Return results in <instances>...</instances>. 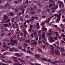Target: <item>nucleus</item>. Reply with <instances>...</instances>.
I'll use <instances>...</instances> for the list:
<instances>
[{
	"label": "nucleus",
	"instance_id": "4d7b16f0",
	"mask_svg": "<svg viewBox=\"0 0 65 65\" xmlns=\"http://www.w3.org/2000/svg\"><path fill=\"white\" fill-rule=\"evenodd\" d=\"M61 31L63 32H65V31H64V28H62Z\"/></svg>",
	"mask_w": 65,
	"mask_h": 65
},
{
	"label": "nucleus",
	"instance_id": "e2e57ef3",
	"mask_svg": "<svg viewBox=\"0 0 65 65\" xmlns=\"http://www.w3.org/2000/svg\"><path fill=\"white\" fill-rule=\"evenodd\" d=\"M38 5L39 6H41V4L40 3H38Z\"/></svg>",
	"mask_w": 65,
	"mask_h": 65
},
{
	"label": "nucleus",
	"instance_id": "49530a36",
	"mask_svg": "<svg viewBox=\"0 0 65 65\" xmlns=\"http://www.w3.org/2000/svg\"><path fill=\"white\" fill-rule=\"evenodd\" d=\"M14 19V18H12V20H11V22L12 23H13L14 22V20H13Z\"/></svg>",
	"mask_w": 65,
	"mask_h": 65
},
{
	"label": "nucleus",
	"instance_id": "473e14b6",
	"mask_svg": "<svg viewBox=\"0 0 65 65\" xmlns=\"http://www.w3.org/2000/svg\"><path fill=\"white\" fill-rule=\"evenodd\" d=\"M20 20L21 21H23V18L22 17H20Z\"/></svg>",
	"mask_w": 65,
	"mask_h": 65
},
{
	"label": "nucleus",
	"instance_id": "ea45409f",
	"mask_svg": "<svg viewBox=\"0 0 65 65\" xmlns=\"http://www.w3.org/2000/svg\"><path fill=\"white\" fill-rule=\"evenodd\" d=\"M26 1L27 4H28V3H31V2H30V1H29L28 2V0H26Z\"/></svg>",
	"mask_w": 65,
	"mask_h": 65
},
{
	"label": "nucleus",
	"instance_id": "f3484780",
	"mask_svg": "<svg viewBox=\"0 0 65 65\" xmlns=\"http://www.w3.org/2000/svg\"><path fill=\"white\" fill-rule=\"evenodd\" d=\"M49 2L50 3H53L54 2V1L53 0H50Z\"/></svg>",
	"mask_w": 65,
	"mask_h": 65
},
{
	"label": "nucleus",
	"instance_id": "72a5a7b5",
	"mask_svg": "<svg viewBox=\"0 0 65 65\" xmlns=\"http://www.w3.org/2000/svg\"><path fill=\"white\" fill-rule=\"evenodd\" d=\"M54 17V15H53L51 17L49 18H48V21H50V19H51V18H53V17Z\"/></svg>",
	"mask_w": 65,
	"mask_h": 65
},
{
	"label": "nucleus",
	"instance_id": "2eb2a0df",
	"mask_svg": "<svg viewBox=\"0 0 65 65\" xmlns=\"http://www.w3.org/2000/svg\"><path fill=\"white\" fill-rule=\"evenodd\" d=\"M55 48V47L53 46L52 47L50 48L52 51H55V50H54V48Z\"/></svg>",
	"mask_w": 65,
	"mask_h": 65
},
{
	"label": "nucleus",
	"instance_id": "f03ea898",
	"mask_svg": "<svg viewBox=\"0 0 65 65\" xmlns=\"http://www.w3.org/2000/svg\"><path fill=\"white\" fill-rule=\"evenodd\" d=\"M57 48H58L59 50H60V51L62 52V55L63 54L65 56V54L63 53L64 52H65V49L63 48H60L59 46H57Z\"/></svg>",
	"mask_w": 65,
	"mask_h": 65
},
{
	"label": "nucleus",
	"instance_id": "39448f33",
	"mask_svg": "<svg viewBox=\"0 0 65 65\" xmlns=\"http://www.w3.org/2000/svg\"><path fill=\"white\" fill-rule=\"evenodd\" d=\"M55 54H57L58 55H60V51H59L58 48L55 50Z\"/></svg>",
	"mask_w": 65,
	"mask_h": 65
},
{
	"label": "nucleus",
	"instance_id": "423d86ee",
	"mask_svg": "<svg viewBox=\"0 0 65 65\" xmlns=\"http://www.w3.org/2000/svg\"><path fill=\"white\" fill-rule=\"evenodd\" d=\"M8 19V17L7 15H5L4 16L3 18L4 21H5Z\"/></svg>",
	"mask_w": 65,
	"mask_h": 65
},
{
	"label": "nucleus",
	"instance_id": "a878e982",
	"mask_svg": "<svg viewBox=\"0 0 65 65\" xmlns=\"http://www.w3.org/2000/svg\"><path fill=\"white\" fill-rule=\"evenodd\" d=\"M38 51L39 52H42V50H41V49H40L39 48H38Z\"/></svg>",
	"mask_w": 65,
	"mask_h": 65
},
{
	"label": "nucleus",
	"instance_id": "c03bdc74",
	"mask_svg": "<svg viewBox=\"0 0 65 65\" xmlns=\"http://www.w3.org/2000/svg\"><path fill=\"white\" fill-rule=\"evenodd\" d=\"M31 36L32 38H34V36L33 35V34L32 33L31 34Z\"/></svg>",
	"mask_w": 65,
	"mask_h": 65
},
{
	"label": "nucleus",
	"instance_id": "09e8293b",
	"mask_svg": "<svg viewBox=\"0 0 65 65\" xmlns=\"http://www.w3.org/2000/svg\"><path fill=\"white\" fill-rule=\"evenodd\" d=\"M22 13L23 14H24V12H25V9H23V10H22Z\"/></svg>",
	"mask_w": 65,
	"mask_h": 65
},
{
	"label": "nucleus",
	"instance_id": "7c9ffc66",
	"mask_svg": "<svg viewBox=\"0 0 65 65\" xmlns=\"http://www.w3.org/2000/svg\"><path fill=\"white\" fill-rule=\"evenodd\" d=\"M4 26H5V27H6L8 25V24H5L3 25Z\"/></svg>",
	"mask_w": 65,
	"mask_h": 65
},
{
	"label": "nucleus",
	"instance_id": "20e7f679",
	"mask_svg": "<svg viewBox=\"0 0 65 65\" xmlns=\"http://www.w3.org/2000/svg\"><path fill=\"white\" fill-rule=\"evenodd\" d=\"M47 61H48V62H50V63H51V64H57V62L55 61V62H52L51 61V60L50 59H49L48 60L47 59Z\"/></svg>",
	"mask_w": 65,
	"mask_h": 65
},
{
	"label": "nucleus",
	"instance_id": "de8ad7c7",
	"mask_svg": "<svg viewBox=\"0 0 65 65\" xmlns=\"http://www.w3.org/2000/svg\"><path fill=\"white\" fill-rule=\"evenodd\" d=\"M34 19H32V18L31 19H30L29 20L30 22H32V21H34Z\"/></svg>",
	"mask_w": 65,
	"mask_h": 65
},
{
	"label": "nucleus",
	"instance_id": "bb28decb",
	"mask_svg": "<svg viewBox=\"0 0 65 65\" xmlns=\"http://www.w3.org/2000/svg\"><path fill=\"white\" fill-rule=\"evenodd\" d=\"M61 37H65V35L64 34H62L61 35Z\"/></svg>",
	"mask_w": 65,
	"mask_h": 65
},
{
	"label": "nucleus",
	"instance_id": "5701e85b",
	"mask_svg": "<svg viewBox=\"0 0 65 65\" xmlns=\"http://www.w3.org/2000/svg\"><path fill=\"white\" fill-rule=\"evenodd\" d=\"M30 14H35V12L34 11H31L30 12Z\"/></svg>",
	"mask_w": 65,
	"mask_h": 65
},
{
	"label": "nucleus",
	"instance_id": "3c124183",
	"mask_svg": "<svg viewBox=\"0 0 65 65\" xmlns=\"http://www.w3.org/2000/svg\"><path fill=\"white\" fill-rule=\"evenodd\" d=\"M31 28H30L28 29V31L29 32H31Z\"/></svg>",
	"mask_w": 65,
	"mask_h": 65
},
{
	"label": "nucleus",
	"instance_id": "a18cd8bd",
	"mask_svg": "<svg viewBox=\"0 0 65 65\" xmlns=\"http://www.w3.org/2000/svg\"><path fill=\"white\" fill-rule=\"evenodd\" d=\"M33 26L32 25H30V28L31 29H32Z\"/></svg>",
	"mask_w": 65,
	"mask_h": 65
},
{
	"label": "nucleus",
	"instance_id": "774afa93",
	"mask_svg": "<svg viewBox=\"0 0 65 65\" xmlns=\"http://www.w3.org/2000/svg\"><path fill=\"white\" fill-rule=\"evenodd\" d=\"M54 8H52L51 9V10H53V9H54Z\"/></svg>",
	"mask_w": 65,
	"mask_h": 65
},
{
	"label": "nucleus",
	"instance_id": "6ab92c4d",
	"mask_svg": "<svg viewBox=\"0 0 65 65\" xmlns=\"http://www.w3.org/2000/svg\"><path fill=\"white\" fill-rule=\"evenodd\" d=\"M13 61L14 62H18V60H16L15 59H13Z\"/></svg>",
	"mask_w": 65,
	"mask_h": 65
},
{
	"label": "nucleus",
	"instance_id": "2f4dec72",
	"mask_svg": "<svg viewBox=\"0 0 65 65\" xmlns=\"http://www.w3.org/2000/svg\"><path fill=\"white\" fill-rule=\"evenodd\" d=\"M46 12H48L49 13H50V9H47L46 11Z\"/></svg>",
	"mask_w": 65,
	"mask_h": 65
},
{
	"label": "nucleus",
	"instance_id": "e433bc0d",
	"mask_svg": "<svg viewBox=\"0 0 65 65\" xmlns=\"http://www.w3.org/2000/svg\"><path fill=\"white\" fill-rule=\"evenodd\" d=\"M62 15V14L61 13H60L59 14V15H58L57 16V17H60L61 16V15Z\"/></svg>",
	"mask_w": 65,
	"mask_h": 65
},
{
	"label": "nucleus",
	"instance_id": "aec40b11",
	"mask_svg": "<svg viewBox=\"0 0 65 65\" xmlns=\"http://www.w3.org/2000/svg\"><path fill=\"white\" fill-rule=\"evenodd\" d=\"M10 44H11V45H12V46H14V45H14L13 43H8L9 45H10Z\"/></svg>",
	"mask_w": 65,
	"mask_h": 65
},
{
	"label": "nucleus",
	"instance_id": "4468645a",
	"mask_svg": "<svg viewBox=\"0 0 65 65\" xmlns=\"http://www.w3.org/2000/svg\"><path fill=\"white\" fill-rule=\"evenodd\" d=\"M0 56H1L2 58L3 59H4V58H6V57L4 56L2 54H1L0 53Z\"/></svg>",
	"mask_w": 65,
	"mask_h": 65
},
{
	"label": "nucleus",
	"instance_id": "864d4df0",
	"mask_svg": "<svg viewBox=\"0 0 65 65\" xmlns=\"http://www.w3.org/2000/svg\"><path fill=\"white\" fill-rule=\"evenodd\" d=\"M33 44H37V43L36 42H35L33 43Z\"/></svg>",
	"mask_w": 65,
	"mask_h": 65
},
{
	"label": "nucleus",
	"instance_id": "0e129e2a",
	"mask_svg": "<svg viewBox=\"0 0 65 65\" xmlns=\"http://www.w3.org/2000/svg\"><path fill=\"white\" fill-rule=\"evenodd\" d=\"M22 55H23L22 53L20 54H19V57H20V56H22Z\"/></svg>",
	"mask_w": 65,
	"mask_h": 65
},
{
	"label": "nucleus",
	"instance_id": "f8f14e48",
	"mask_svg": "<svg viewBox=\"0 0 65 65\" xmlns=\"http://www.w3.org/2000/svg\"><path fill=\"white\" fill-rule=\"evenodd\" d=\"M23 6H21L19 7V10H23Z\"/></svg>",
	"mask_w": 65,
	"mask_h": 65
},
{
	"label": "nucleus",
	"instance_id": "9b49d317",
	"mask_svg": "<svg viewBox=\"0 0 65 65\" xmlns=\"http://www.w3.org/2000/svg\"><path fill=\"white\" fill-rule=\"evenodd\" d=\"M50 42H55V40H53V39L52 38L50 39V40L49 41Z\"/></svg>",
	"mask_w": 65,
	"mask_h": 65
},
{
	"label": "nucleus",
	"instance_id": "052dcab7",
	"mask_svg": "<svg viewBox=\"0 0 65 65\" xmlns=\"http://www.w3.org/2000/svg\"><path fill=\"white\" fill-rule=\"evenodd\" d=\"M36 26H39V23H36Z\"/></svg>",
	"mask_w": 65,
	"mask_h": 65
},
{
	"label": "nucleus",
	"instance_id": "c9c22d12",
	"mask_svg": "<svg viewBox=\"0 0 65 65\" xmlns=\"http://www.w3.org/2000/svg\"><path fill=\"white\" fill-rule=\"evenodd\" d=\"M29 10H31V11H33V8L31 7H30L29 8Z\"/></svg>",
	"mask_w": 65,
	"mask_h": 65
},
{
	"label": "nucleus",
	"instance_id": "8fccbe9b",
	"mask_svg": "<svg viewBox=\"0 0 65 65\" xmlns=\"http://www.w3.org/2000/svg\"><path fill=\"white\" fill-rule=\"evenodd\" d=\"M24 45H25L26 46H28V45H27V44L24 43Z\"/></svg>",
	"mask_w": 65,
	"mask_h": 65
},
{
	"label": "nucleus",
	"instance_id": "13d9d810",
	"mask_svg": "<svg viewBox=\"0 0 65 65\" xmlns=\"http://www.w3.org/2000/svg\"><path fill=\"white\" fill-rule=\"evenodd\" d=\"M30 56H26V59H28V58H29Z\"/></svg>",
	"mask_w": 65,
	"mask_h": 65
},
{
	"label": "nucleus",
	"instance_id": "7ed1b4c3",
	"mask_svg": "<svg viewBox=\"0 0 65 65\" xmlns=\"http://www.w3.org/2000/svg\"><path fill=\"white\" fill-rule=\"evenodd\" d=\"M11 42H13V43L15 44L16 45L18 43V40L17 39H15L14 40H10Z\"/></svg>",
	"mask_w": 65,
	"mask_h": 65
},
{
	"label": "nucleus",
	"instance_id": "b1692460",
	"mask_svg": "<svg viewBox=\"0 0 65 65\" xmlns=\"http://www.w3.org/2000/svg\"><path fill=\"white\" fill-rule=\"evenodd\" d=\"M58 5H56L54 7V9H57V8H58Z\"/></svg>",
	"mask_w": 65,
	"mask_h": 65
},
{
	"label": "nucleus",
	"instance_id": "393cba45",
	"mask_svg": "<svg viewBox=\"0 0 65 65\" xmlns=\"http://www.w3.org/2000/svg\"><path fill=\"white\" fill-rule=\"evenodd\" d=\"M34 36H37V35L36 34V32L35 31L34 33Z\"/></svg>",
	"mask_w": 65,
	"mask_h": 65
},
{
	"label": "nucleus",
	"instance_id": "bf43d9fd",
	"mask_svg": "<svg viewBox=\"0 0 65 65\" xmlns=\"http://www.w3.org/2000/svg\"><path fill=\"white\" fill-rule=\"evenodd\" d=\"M25 42H26V43H29V42H28V41L27 40H26L25 41Z\"/></svg>",
	"mask_w": 65,
	"mask_h": 65
},
{
	"label": "nucleus",
	"instance_id": "0eeeda50",
	"mask_svg": "<svg viewBox=\"0 0 65 65\" xmlns=\"http://www.w3.org/2000/svg\"><path fill=\"white\" fill-rule=\"evenodd\" d=\"M42 30H43L44 31H46L47 30V29L46 28H45V27L44 26L42 27Z\"/></svg>",
	"mask_w": 65,
	"mask_h": 65
},
{
	"label": "nucleus",
	"instance_id": "6e6d98bb",
	"mask_svg": "<svg viewBox=\"0 0 65 65\" xmlns=\"http://www.w3.org/2000/svg\"><path fill=\"white\" fill-rule=\"evenodd\" d=\"M55 5H56L55 4L53 3L52 4V6L54 7V6H55Z\"/></svg>",
	"mask_w": 65,
	"mask_h": 65
},
{
	"label": "nucleus",
	"instance_id": "c756f323",
	"mask_svg": "<svg viewBox=\"0 0 65 65\" xmlns=\"http://www.w3.org/2000/svg\"><path fill=\"white\" fill-rule=\"evenodd\" d=\"M57 29L59 31V32H61V29L60 28H57Z\"/></svg>",
	"mask_w": 65,
	"mask_h": 65
},
{
	"label": "nucleus",
	"instance_id": "f704fd0d",
	"mask_svg": "<svg viewBox=\"0 0 65 65\" xmlns=\"http://www.w3.org/2000/svg\"><path fill=\"white\" fill-rule=\"evenodd\" d=\"M27 5H24L23 6V9H25V8H26V7H27Z\"/></svg>",
	"mask_w": 65,
	"mask_h": 65
},
{
	"label": "nucleus",
	"instance_id": "f257e3e1",
	"mask_svg": "<svg viewBox=\"0 0 65 65\" xmlns=\"http://www.w3.org/2000/svg\"><path fill=\"white\" fill-rule=\"evenodd\" d=\"M35 57L37 58V60H39V61H41L43 60V61H47V59H46L45 58H40V55L38 54H35Z\"/></svg>",
	"mask_w": 65,
	"mask_h": 65
},
{
	"label": "nucleus",
	"instance_id": "1a4fd4ad",
	"mask_svg": "<svg viewBox=\"0 0 65 65\" xmlns=\"http://www.w3.org/2000/svg\"><path fill=\"white\" fill-rule=\"evenodd\" d=\"M12 49L9 48V50L10 51H16V49L14 47H12Z\"/></svg>",
	"mask_w": 65,
	"mask_h": 65
},
{
	"label": "nucleus",
	"instance_id": "4c0bfd02",
	"mask_svg": "<svg viewBox=\"0 0 65 65\" xmlns=\"http://www.w3.org/2000/svg\"><path fill=\"white\" fill-rule=\"evenodd\" d=\"M33 10H36V6H34L33 7Z\"/></svg>",
	"mask_w": 65,
	"mask_h": 65
},
{
	"label": "nucleus",
	"instance_id": "5fc2aeb1",
	"mask_svg": "<svg viewBox=\"0 0 65 65\" xmlns=\"http://www.w3.org/2000/svg\"><path fill=\"white\" fill-rule=\"evenodd\" d=\"M28 17H29V16H28V15H26L25 16V18L26 19H27Z\"/></svg>",
	"mask_w": 65,
	"mask_h": 65
},
{
	"label": "nucleus",
	"instance_id": "79ce46f5",
	"mask_svg": "<svg viewBox=\"0 0 65 65\" xmlns=\"http://www.w3.org/2000/svg\"><path fill=\"white\" fill-rule=\"evenodd\" d=\"M15 3L16 4H19V2L18 1H15Z\"/></svg>",
	"mask_w": 65,
	"mask_h": 65
},
{
	"label": "nucleus",
	"instance_id": "c85d7f7f",
	"mask_svg": "<svg viewBox=\"0 0 65 65\" xmlns=\"http://www.w3.org/2000/svg\"><path fill=\"white\" fill-rule=\"evenodd\" d=\"M54 39H55V40H58V36H56V37L54 38Z\"/></svg>",
	"mask_w": 65,
	"mask_h": 65
},
{
	"label": "nucleus",
	"instance_id": "cd10ccee",
	"mask_svg": "<svg viewBox=\"0 0 65 65\" xmlns=\"http://www.w3.org/2000/svg\"><path fill=\"white\" fill-rule=\"evenodd\" d=\"M15 55L17 57H19V54L18 53H15Z\"/></svg>",
	"mask_w": 65,
	"mask_h": 65
},
{
	"label": "nucleus",
	"instance_id": "603ef678",
	"mask_svg": "<svg viewBox=\"0 0 65 65\" xmlns=\"http://www.w3.org/2000/svg\"><path fill=\"white\" fill-rule=\"evenodd\" d=\"M52 6V4H50L49 5V7H51Z\"/></svg>",
	"mask_w": 65,
	"mask_h": 65
},
{
	"label": "nucleus",
	"instance_id": "37998d69",
	"mask_svg": "<svg viewBox=\"0 0 65 65\" xmlns=\"http://www.w3.org/2000/svg\"><path fill=\"white\" fill-rule=\"evenodd\" d=\"M13 37L14 39L17 38L16 37V36L15 35H14V36H13Z\"/></svg>",
	"mask_w": 65,
	"mask_h": 65
},
{
	"label": "nucleus",
	"instance_id": "58836bf2",
	"mask_svg": "<svg viewBox=\"0 0 65 65\" xmlns=\"http://www.w3.org/2000/svg\"><path fill=\"white\" fill-rule=\"evenodd\" d=\"M8 6V4H6L4 6V7H7V6Z\"/></svg>",
	"mask_w": 65,
	"mask_h": 65
},
{
	"label": "nucleus",
	"instance_id": "9d476101",
	"mask_svg": "<svg viewBox=\"0 0 65 65\" xmlns=\"http://www.w3.org/2000/svg\"><path fill=\"white\" fill-rule=\"evenodd\" d=\"M42 38V39H45L46 38H45V34H42V36H41Z\"/></svg>",
	"mask_w": 65,
	"mask_h": 65
},
{
	"label": "nucleus",
	"instance_id": "338daca9",
	"mask_svg": "<svg viewBox=\"0 0 65 65\" xmlns=\"http://www.w3.org/2000/svg\"><path fill=\"white\" fill-rule=\"evenodd\" d=\"M45 21L46 22H47V23H48H48H50V21L47 20V21Z\"/></svg>",
	"mask_w": 65,
	"mask_h": 65
},
{
	"label": "nucleus",
	"instance_id": "a211bd4d",
	"mask_svg": "<svg viewBox=\"0 0 65 65\" xmlns=\"http://www.w3.org/2000/svg\"><path fill=\"white\" fill-rule=\"evenodd\" d=\"M45 22H42V23H41V25L42 26H44V24H45Z\"/></svg>",
	"mask_w": 65,
	"mask_h": 65
},
{
	"label": "nucleus",
	"instance_id": "69168bd1",
	"mask_svg": "<svg viewBox=\"0 0 65 65\" xmlns=\"http://www.w3.org/2000/svg\"><path fill=\"white\" fill-rule=\"evenodd\" d=\"M61 11H62V10H60L57 12V13H60V12H61Z\"/></svg>",
	"mask_w": 65,
	"mask_h": 65
},
{
	"label": "nucleus",
	"instance_id": "a19ab883",
	"mask_svg": "<svg viewBox=\"0 0 65 65\" xmlns=\"http://www.w3.org/2000/svg\"><path fill=\"white\" fill-rule=\"evenodd\" d=\"M1 36L2 37H3V36H4V34L3 33H2L1 34Z\"/></svg>",
	"mask_w": 65,
	"mask_h": 65
},
{
	"label": "nucleus",
	"instance_id": "680f3d73",
	"mask_svg": "<svg viewBox=\"0 0 65 65\" xmlns=\"http://www.w3.org/2000/svg\"><path fill=\"white\" fill-rule=\"evenodd\" d=\"M20 35L21 36H23V33H22L21 32Z\"/></svg>",
	"mask_w": 65,
	"mask_h": 65
},
{
	"label": "nucleus",
	"instance_id": "4be33fe9",
	"mask_svg": "<svg viewBox=\"0 0 65 65\" xmlns=\"http://www.w3.org/2000/svg\"><path fill=\"white\" fill-rule=\"evenodd\" d=\"M60 61H61V62H62V64H65V60H64V61H62V60H60Z\"/></svg>",
	"mask_w": 65,
	"mask_h": 65
},
{
	"label": "nucleus",
	"instance_id": "6e6552de",
	"mask_svg": "<svg viewBox=\"0 0 65 65\" xmlns=\"http://www.w3.org/2000/svg\"><path fill=\"white\" fill-rule=\"evenodd\" d=\"M61 17H58V19L56 21V23H59V21L61 20L60 19Z\"/></svg>",
	"mask_w": 65,
	"mask_h": 65
},
{
	"label": "nucleus",
	"instance_id": "dca6fc26",
	"mask_svg": "<svg viewBox=\"0 0 65 65\" xmlns=\"http://www.w3.org/2000/svg\"><path fill=\"white\" fill-rule=\"evenodd\" d=\"M10 16H11V17L13 16V15H14V13H13L12 12H10Z\"/></svg>",
	"mask_w": 65,
	"mask_h": 65
},
{
	"label": "nucleus",
	"instance_id": "ddd939ff",
	"mask_svg": "<svg viewBox=\"0 0 65 65\" xmlns=\"http://www.w3.org/2000/svg\"><path fill=\"white\" fill-rule=\"evenodd\" d=\"M18 60L22 62H25V61L23 59H22L20 58H18Z\"/></svg>",
	"mask_w": 65,
	"mask_h": 65
},
{
	"label": "nucleus",
	"instance_id": "412c9836",
	"mask_svg": "<svg viewBox=\"0 0 65 65\" xmlns=\"http://www.w3.org/2000/svg\"><path fill=\"white\" fill-rule=\"evenodd\" d=\"M18 47L20 50H21V51H23V49L22 48V47H21L20 46H19Z\"/></svg>",
	"mask_w": 65,
	"mask_h": 65
}]
</instances>
